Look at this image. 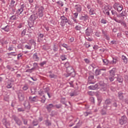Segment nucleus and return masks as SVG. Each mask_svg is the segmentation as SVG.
Here are the masks:
<instances>
[{
    "instance_id": "4",
    "label": "nucleus",
    "mask_w": 128,
    "mask_h": 128,
    "mask_svg": "<svg viewBox=\"0 0 128 128\" xmlns=\"http://www.w3.org/2000/svg\"><path fill=\"white\" fill-rule=\"evenodd\" d=\"M119 122L120 124H122V126H123V124H127L128 122V118H126V116H122L120 119Z\"/></svg>"
},
{
    "instance_id": "56",
    "label": "nucleus",
    "mask_w": 128,
    "mask_h": 128,
    "mask_svg": "<svg viewBox=\"0 0 128 128\" xmlns=\"http://www.w3.org/2000/svg\"><path fill=\"white\" fill-rule=\"evenodd\" d=\"M113 106H115L116 108V106H118V104L116 102L113 104Z\"/></svg>"
},
{
    "instance_id": "14",
    "label": "nucleus",
    "mask_w": 128,
    "mask_h": 128,
    "mask_svg": "<svg viewBox=\"0 0 128 128\" xmlns=\"http://www.w3.org/2000/svg\"><path fill=\"white\" fill-rule=\"evenodd\" d=\"M117 80L118 82H122L124 79L122 78V77L119 76L117 78Z\"/></svg>"
},
{
    "instance_id": "61",
    "label": "nucleus",
    "mask_w": 128,
    "mask_h": 128,
    "mask_svg": "<svg viewBox=\"0 0 128 128\" xmlns=\"http://www.w3.org/2000/svg\"><path fill=\"white\" fill-rule=\"evenodd\" d=\"M8 50H12V47H9L8 48Z\"/></svg>"
},
{
    "instance_id": "58",
    "label": "nucleus",
    "mask_w": 128,
    "mask_h": 128,
    "mask_svg": "<svg viewBox=\"0 0 128 128\" xmlns=\"http://www.w3.org/2000/svg\"><path fill=\"white\" fill-rule=\"evenodd\" d=\"M42 102H46V98H44L41 100Z\"/></svg>"
},
{
    "instance_id": "39",
    "label": "nucleus",
    "mask_w": 128,
    "mask_h": 128,
    "mask_svg": "<svg viewBox=\"0 0 128 128\" xmlns=\"http://www.w3.org/2000/svg\"><path fill=\"white\" fill-rule=\"evenodd\" d=\"M101 114L103 116H104V114H106V112L105 110H104H104H102Z\"/></svg>"
},
{
    "instance_id": "49",
    "label": "nucleus",
    "mask_w": 128,
    "mask_h": 128,
    "mask_svg": "<svg viewBox=\"0 0 128 128\" xmlns=\"http://www.w3.org/2000/svg\"><path fill=\"white\" fill-rule=\"evenodd\" d=\"M106 14H107V16H110V12H108V10H106Z\"/></svg>"
},
{
    "instance_id": "16",
    "label": "nucleus",
    "mask_w": 128,
    "mask_h": 128,
    "mask_svg": "<svg viewBox=\"0 0 128 128\" xmlns=\"http://www.w3.org/2000/svg\"><path fill=\"white\" fill-rule=\"evenodd\" d=\"M15 2H14V0H11L10 5V8H14V6Z\"/></svg>"
},
{
    "instance_id": "6",
    "label": "nucleus",
    "mask_w": 128,
    "mask_h": 128,
    "mask_svg": "<svg viewBox=\"0 0 128 128\" xmlns=\"http://www.w3.org/2000/svg\"><path fill=\"white\" fill-rule=\"evenodd\" d=\"M95 72L96 76H98L101 74H104V72H106V69H101V70L96 69Z\"/></svg>"
},
{
    "instance_id": "23",
    "label": "nucleus",
    "mask_w": 128,
    "mask_h": 128,
    "mask_svg": "<svg viewBox=\"0 0 128 128\" xmlns=\"http://www.w3.org/2000/svg\"><path fill=\"white\" fill-rule=\"evenodd\" d=\"M50 78H56V75L51 74L50 75Z\"/></svg>"
},
{
    "instance_id": "1",
    "label": "nucleus",
    "mask_w": 128,
    "mask_h": 128,
    "mask_svg": "<svg viewBox=\"0 0 128 128\" xmlns=\"http://www.w3.org/2000/svg\"><path fill=\"white\" fill-rule=\"evenodd\" d=\"M116 72V70L115 68H113L110 71V74L109 76V80L110 82H114Z\"/></svg>"
},
{
    "instance_id": "9",
    "label": "nucleus",
    "mask_w": 128,
    "mask_h": 128,
    "mask_svg": "<svg viewBox=\"0 0 128 128\" xmlns=\"http://www.w3.org/2000/svg\"><path fill=\"white\" fill-rule=\"evenodd\" d=\"M74 8L76 10L77 12H82V6L80 4H76L74 6Z\"/></svg>"
},
{
    "instance_id": "41",
    "label": "nucleus",
    "mask_w": 128,
    "mask_h": 128,
    "mask_svg": "<svg viewBox=\"0 0 128 128\" xmlns=\"http://www.w3.org/2000/svg\"><path fill=\"white\" fill-rule=\"evenodd\" d=\"M70 96H76V94L74 92L70 93Z\"/></svg>"
},
{
    "instance_id": "53",
    "label": "nucleus",
    "mask_w": 128,
    "mask_h": 128,
    "mask_svg": "<svg viewBox=\"0 0 128 128\" xmlns=\"http://www.w3.org/2000/svg\"><path fill=\"white\" fill-rule=\"evenodd\" d=\"M11 20H16V16H12L11 17Z\"/></svg>"
},
{
    "instance_id": "35",
    "label": "nucleus",
    "mask_w": 128,
    "mask_h": 128,
    "mask_svg": "<svg viewBox=\"0 0 128 128\" xmlns=\"http://www.w3.org/2000/svg\"><path fill=\"white\" fill-rule=\"evenodd\" d=\"M116 62H117L116 59L113 58L112 64H116Z\"/></svg>"
},
{
    "instance_id": "30",
    "label": "nucleus",
    "mask_w": 128,
    "mask_h": 128,
    "mask_svg": "<svg viewBox=\"0 0 128 128\" xmlns=\"http://www.w3.org/2000/svg\"><path fill=\"white\" fill-rule=\"evenodd\" d=\"M25 48L27 50H30L32 48V46H29V45H26Z\"/></svg>"
},
{
    "instance_id": "21",
    "label": "nucleus",
    "mask_w": 128,
    "mask_h": 128,
    "mask_svg": "<svg viewBox=\"0 0 128 128\" xmlns=\"http://www.w3.org/2000/svg\"><path fill=\"white\" fill-rule=\"evenodd\" d=\"M22 12H24V8L22 7L18 10V12L20 14H22Z\"/></svg>"
},
{
    "instance_id": "43",
    "label": "nucleus",
    "mask_w": 128,
    "mask_h": 128,
    "mask_svg": "<svg viewBox=\"0 0 128 128\" xmlns=\"http://www.w3.org/2000/svg\"><path fill=\"white\" fill-rule=\"evenodd\" d=\"M69 40L70 42H73L74 40V38L72 37Z\"/></svg>"
},
{
    "instance_id": "60",
    "label": "nucleus",
    "mask_w": 128,
    "mask_h": 128,
    "mask_svg": "<svg viewBox=\"0 0 128 128\" xmlns=\"http://www.w3.org/2000/svg\"><path fill=\"white\" fill-rule=\"evenodd\" d=\"M34 66H36V68L38 66V64L37 63H34Z\"/></svg>"
},
{
    "instance_id": "20",
    "label": "nucleus",
    "mask_w": 128,
    "mask_h": 128,
    "mask_svg": "<svg viewBox=\"0 0 128 128\" xmlns=\"http://www.w3.org/2000/svg\"><path fill=\"white\" fill-rule=\"evenodd\" d=\"M90 14L92 15V14H94V8H91L90 10Z\"/></svg>"
},
{
    "instance_id": "47",
    "label": "nucleus",
    "mask_w": 128,
    "mask_h": 128,
    "mask_svg": "<svg viewBox=\"0 0 128 128\" xmlns=\"http://www.w3.org/2000/svg\"><path fill=\"white\" fill-rule=\"evenodd\" d=\"M23 122L24 124H28V120L26 119L23 120Z\"/></svg>"
},
{
    "instance_id": "31",
    "label": "nucleus",
    "mask_w": 128,
    "mask_h": 128,
    "mask_svg": "<svg viewBox=\"0 0 128 128\" xmlns=\"http://www.w3.org/2000/svg\"><path fill=\"white\" fill-rule=\"evenodd\" d=\"M22 88L24 90H26L28 88V85H25Z\"/></svg>"
},
{
    "instance_id": "28",
    "label": "nucleus",
    "mask_w": 128,
    "mask_h": 128,
    "mask_svg": "<svg viewBox=\"0 0 128 128\" xmlns=\"http://www.w3.org/2000/svg\"><path fill=\"white\" fill-rule=\"evenodd\" d=\"M44 38V34H40L38 37V40H40V38Z\"/></svg>"
},
{
    "instance_id": "33",
    "label": "nucleus",
    "mask_w": 128,
    "mask_h": 128,
    "mask_svg": "<svg viewBox=\"0 0 128 128\" xmlns=\"http://www.w3.org/2000/svg\"><path fill=\"white\" fill-rule=\"evenodd\" d=\"M102 62L104 64H108V61L106 60H102Z\"/></svg>"
},
{
    "instance_id": "40",
    "label": "nucleus",
    "mask_w": 128,
    "mask_h": 128,
    "mask_svg": "<svg viewBox=\"0 0 128 128\" xmlns=\"http://www.w3.org/2000/svg\"><path fill=\"white\" fill-rule=\"evenodd\" d=\"M46 64V61H44L40 63V66H44V64Z\"/></svg>"
},
{
    "instance_id": "57",
    "label": "nucleus",
    "mask_w": 128,
    "mask_h": 128,
    "mask_svg": "<svg viewBox=\"0 0 128 128\" xmlns=\"http://www.w3.org/2000/svg\"><path fill=\"white\" fill-rule=\"evenodd\" d=\"M22 54H18V58H21V56H22Z\"/></svg>"
},
{
    "instance_id": "62",
    "label": "nucleus",
    "mask_w": 128,
    "mask_h": 128,
    "mask_svg": "<svg viewBox=\"0 0 128 128\" xmlns=\"http://www.w3.org/2000/svg\"><path fill=\"white\" fill-rule=\"evenodd\" d=\"M28 2H29L32 4V2H34V0H28Z\"/></svg>"
},
{
    "instance_id": "29",
    "label": "nucleus",
    "mask_w": 128,
    "mask_h": 128,
    "mask_svg": "<svg viewBox=\"0 0 128 128\" xmlns=\"http://www.w3.org/2000/svg\"><path fill=\"white\" fill-rule=\"evenodd\" d=\"M53 50L54 52H57L58 50V47H56V46L54 45V47H53Z\"/></svg>"
},
{
    "instance_id": "11",
    "label": "nucleus",
    "mask_w": 128,
    "mask_h": 128,
    "mask_svg": "<svg viewBox=\"0 0 128 128\" xmlns=\"http://www.w3.org/2000/svg\"><path fill=\"white\" fill-rule=\"evenodd\" d=\"M122 60H123L124 64H128V58H126V56H122Z\"/></svg>"
},
{
    "instance_id": "22",
    "label": "nucleus",
    "mask_w": 128,
    "mask_h": 128,
    "mask_svg": "<svg viewBox=\"0 0 128 128\" xmlns=\"http://www.w3.org/2000/svg\"><path fill=\"white\" fill-rule=\"evenodd\" d=\"M12 86V84L11 82L8 83L6 86L7 88H11Z\"/></svg>"
},
{
    "instance_id": "52",
    "label": "nucleus",
    "mask_w": 128,
    "mask_h": 128,
    "mask_svg": "<svg viewBox=\"0 0 128 128\" xmlns=\"http://www.w3.org/2000/svg\"><path fill=\"white\" fill-rule=\"evenodd\" d=\"M27 104L28 106H26V104H24V106L26 108L27 106H30V103H28V102H27Z\"/></svg>"
},
{
    "instance_id": "64",
    "label": "nucleus",
    "mask_w": 128,
    "mask_h": 128,
    "mask_svg": "<svg viewBox=\"0 0 128 128\" xmlns=\"http://www.w3.org/2000/svg\"><path fill=\"white\" fill-rule=\"evenodd\" d=\"M125 34H126V36H128V32H125Z\"/></svg>"
},
{
    "instance_id": "48",
    "label": "nucleus",
    "mask_w": 128,
    "mask_h": 128,
    "mask_svg": "<svg viewBox=\"0 0 128 128\" xmlns=\"http://www.w3.org/2000/svg\"><path fill=\"white\" fill-rule=\"evenodd\" d=\"M74 17L76 18H78V12H75L74 14Z\"/></svg>"
},
{
    "instance_id": "44",
    "label": "nucleus",
    "mask_w": 128,
    "mask_h": 128,
    "mask_svg": "<svg viewBox=\"0 0 128 128\" xmlns=\"http://www.w3.org/2000/svg\"><path fill=\"white\" fill-rule=\"evenodd\" d=\"M65 66H66V68H67L70 67V63H68V62H66L65 64Z\"/></svg>"
},
{
    "instance_id": "8",
    "label": "nucleus",
    "mask_w": 128,
    "mask_h": 128,
    "mask_svg": "<svg viewBox=\"0 0 128 128\" xmlns=\"http://www.w3.org/2000/svg\"><path fill=\"white\" fill-rule=\"evenodd\" d=\"M36 18H38V14H32L30 18V20H32V22H34Z\"/></svg>"
},
{
    "instance_id": "7",
    "label": "nucleus",
    "mask_w": 128,
    "mask_h": 128,
    "mask_svg": "<svg viewBox=\"0 0 128 128\" xmlns=\"http://www.w3.org/2000/svg\"><path fill=\"white\" fill-rule=\"evenodd\" d=\"M18 98L20 102H22L24 100V93L20 92L18 94Z\"/></svg>"
},
{
    "instance_id": "2",
    "label": "nucleus",
    "mask_w": 128,
    "mask_h": 128,
    "mask_svg": "<svg viewBox=\"0 0 128 128\" xmlns=\"http://www.w3.org/2000/svg\"><path fill=\"white\" fill-rule=\"evenodd\" d=\"M36 8H38L36 14H38L39 18H42L44 16V7L40 6L38 8L36 6Z\"/></svg>"
},
{
    "instance_id": "12",
    "label": "nucleus",
    "mask_w": 128,
    "mask_h": 128,
    "mask_svg": "<svg viewBox=\"0 0 128 128\" xmlns=\"http://www.w3.org/2000/svg\"><path fill=\"white\" fill-rule=\"evenodd\" d=\"M118 12H122V6L118 4L117 5Z\"/></svg>"
},
{
    "instance_id": "32",
    "label": "nucleus",
    "mask_w": 128,
    "mask_h": 128,
    "mask_svg": "<svg viewBox=\"0 0 128 128\" xmlns=\"http://www.w3.org/2000/svg\"><path fill=\"white\" fill-rule=\"evenodd\" d=\"M82 28L80 27V26H76L75 27V29L76 30H80V29Z\"/></svg>"
},
{
    "instance_id": "25",
    "label": "nucleus",
    "mask_w": 128,
    "mask_h": 128,
    "mask_svg": "<svg viewBox=\"0 0 128 128\" xmlns=\"http://www.w3.org/2000/svg\"><path fill=\"white\" fill-rule=\"evenodd\" d=\"M100 22H101V24H106V20L104 18H102L100 20Z\"/></svg>"
},
{
    "instance_id": "24",
    "label": "nucleus",
    "mask_w": 128,
    "mask_h": 128,
    "mask_svg": "<svg viewBox=\"0 0 128 128\" xmlns=\"http://www.w3.org/2000/svg\"><path fill=\"white\" fill-rule=\"evenodd\" d=\"M53 107H54V106L52 105V104H50L48 106H47L46 108L47 110H50Z\"/></svg>"
},
{
    "instance_id": "38",
    "label": "nucleus",
    "mask_w": 128,
    "mask_h": 128,
    "mask_svg": "<svg viewBox=\"0 0 128 128\" xmlns=\"http://www.w3.org/2000/svg\"><path fill=\"white\" fill-rule=\"evenodd\" d=\"M84 62H85L86 64H90V60L88 58L84 59Z\"/></svg>"
},
{
    "instance_id": "37",
    "label": "nucleus",
    "mask_w": 128,
    "mask_h": 128,
    "mask_svg": "<svg viewBox=\"0 0 128 128\" xmlns=\"http://www.w3.org/2000/svg\"><path fill=\"white\" fill-rule=\"evenodd\" d=\"M120 24H121L122 26H126V22L121 21V22H120Z\"/></svg>"
},
{
    "instance_id": "13",
    "label": "nucleus",
    "mask_w": 128,
    "mask_h": 128,
    "mask_svg": "<svg viewBox=\"0 0 128 128\" xmlns=\"http://www.w3.org/2000/svg\"><path fill=\"white\" fill-rule=\"evenodd\" d=\"M88 88L90 90H96V88H98V84H96L94 86H88Z\"/></svg>"
},
{
    "instance_id": "50",
    "label": "nucleus",
    "mask_w": 128,
    "mask_h": 128,
    "mask_svg": "<svg viewBox=\"0 0 128 128\" xmlns=\"http://www.w3.org/2000/svg\"><path fill=\"white\" fill-rule=\"evenodd\" d=\"M112 14H113V16H114L116 14V12L114 10H112Z\"/></svg>"
},
{
    "instance_id": "36",
    "label": "nucleus",
    "mask_w": 128,
    "mask_h": 128,
    "mask_svg": "<svg viewBox=\"0 0 128 128\" xmlns=\"http://www.w3.org/2000/svg\"><path fill=\"white\" fill-rule=\"evenodd\" d=\"M105 104H110V100H106L105 101Z\"/></svg>"
},
{
    "instance_id": "59",
    "label": "nucleus",
    "mask_w": 128,
    "mask_h": 128,
    "mask_svg": "<svg viewBox=\"0 0 128 128\" xmlns=\"http://www.w3.org/2000/svg\"><path fill=\"white\" fill-rule=\"evenodd\" d=\"M18 112H23L24 110H22V109L19 108H18Z\"/></svg>"
},
{
    "instance_id": "18",
    "label": "nucleus",
    "mask_w": 128,
    "mask_h": 128,
    "mask_svg": "<svg viewBox=\"0 0 128 128\" xmlns=\"http://www.w3.org/2000/svg\"><path fill=\"white\" fill-rule=\"evenodd\" d=\"M80 18L82 20H86L88 18V17L86 15L85 16H81Z\"/></svg>"
},
{
    "instance_id": "27",
    "label": "nucleus",
    "mask_w": 128,
    "mask_h": 128,
    "mask_svg": "<svg viewBox=\"0 0 128 128\" xmlns=\"http://www.w3.org/2000/svg\"><path fill=\"white\" fill-rule=\"evenodd\" d=\"M16 124H18L19 126L20 124H22V121H20V120L18 119V120H16Z\"/></svg>"
},
{
    "instance_id": "42",
    "label": "nucleus",
    "mask_w": 128,
    "mask_h": 128,
    "mask_svg": "<svg viewBox=\"0 0 128 128\" xmlns=\"http://www.w3.org/2000/svg\"><path fill=\"white\" fill-rule=\"evenodd\" d=\"M26 34V30H24L21 34V36H24Z\"/></svg>"
},
{
    "instance_id": "3",
    "label": "nucleus",
    "mask_w": 128,
    "mask_h": 128,
    "mask_svg": "<svg viewBox=\"0 0 128 128\" xmlns=\"http://www.w3.org/2000/svg\"><path fill=\"white\" fill-rule=\"evenodd\" d=\"M66 72L68 75L64 74L66 78H68V76H70L72 74H74V68L72 66H69L66 68Z\"/></svg>"
},
{
    "instance_id": "5",
    "label": "nucleus",
    "mask_w": 128,
    "mask_h": 128,
    "mask_svg": "<svg viewBox=\"0 0 128 128\" xmlns=\"http://www.w3.org/2000/svg\"><path fill=\"white\" fill-rule=\"evenodd\" d=\"M60 26H66V24L68 22V18L63 16L60 17Z\"/></svg>"
},
{
    "instance_id": "15",
    "label": "nucleus",
    "mask_w": 128,
    "mask_h": 128,
    "mask_svg": "<svg viewBox=\"0 0 128 128\" xmlns=\"http://www.w3.org/2000/svg\"><path fill=\"white\" fill-rule=\"evenodd\" d=\"M118 98L120 100H124V96H122V93L118 92Z\"/></svg>"
},
{
    "instance_id": "51",
    "label": "nucleus",
    "mask_w": 128,
    "mask_h": 128,
    "mask_svg": "<svg viewBox=\"0 0 128 128\" xmlns=\"http://www.w3.org/2000/svg\"><path fill=\"white\" fill-rule=\"evenodd\" d=\"M3 124H4L6 126V119L3 120H2Z\"/></svg>"
},
{
    "instance_id": "46",
    "label": "nucleus",
    "mask_w": 128,
    "mask_h": 128,
    "mask_svg": "<svg viewBox=\"0 0 128 128\" xmlns=\"http://www.w3.org/2000/svg\"><path fill=\"white\" fill-rule=\"evenodd\" d=\"M90 114V112H85L84 113V116H88V114Z\"/></svg>"
},
{
    "instance_id": "34",
    "label": "nucleus",
    "mask_w": 128,
    "mask_h": 128,
    "mask_svg": "<svg viewBox=\"0 0 128 128\" xmlns=\"http://www.w3.org/2000/svg\"><path fill=\"white\" fill-rule=\"evenodd\" d=\"M114 20L116 22H118V24H120L121 20H118L116 18H114Z\"/></svg>"
},
{
    "instance_id": "10",
    "label": "nucleus",
    "mask_w": 128,
    "mask_h": 128,
    "mask_svg": "<svg viewBox=\"0 0 128 128\" xmlns=\"http://www.w3.org/2000/svg\"><path fill=\"white\" fill-rule=\"evenodd\" d=\"M33 59L36 62L40 60V57H38V56L37 53H35L33 54Z\"/></svg>"
},
{
    "instance_id": "26",
    "label": "nucleus",
    "mask_w": 128,
    "mask_h": 128,
    "mask_svg": "<svg viewBox=\"0 0 128 128\" xmlns=\"http://www.w3.org/2000/svg\"><path fill=\"white\" fill-rule=\"evenodd\" d=\"M60 58L62 60H66V57L65 56L62 55L60 56Z\"/></svg>"
},
{
    "instance_id": "17",
    "label": "nucleus",
    "mask_w": 128,
    "mask_h": 128,
    "mask_svg": "<svg viewBox=\"0 0 128 128\" xmlns=\"http://www.w3.org/2000/svg\"><path fill=\"white\" fill-rule=\"evenodd\" d=\"M2 30H4L5 32H10V26H7L5 28H3Z\"/></svg>"
},
{
    "instance_id": "55",
    "label": "nucleus",
    "mask_w": 128,
    "mask_h": 128,
    "mask_svg": "<svg viewBox=\"0 0 128 128\" xmlns=\"http://www.w3.org/2000/svg\"><path fill=\"white\" fill-rule=\"evenodd\" d=\"M46 124V126H50V122H47Z\"/></svg>"
},
{
    "instance_id": "63",
    "label": "nucleus",
    "mask_w": 128,
    "mask_h": 128,
    "mask_svg": "<svg viewBox=\"0 0 128 128\" xmlns=\"http://www.w3.org/2000/svg\"><path fill=\"white\" fill-rule=\"evenodd\" d=\"M74 21L76 24H78V21L76 19H74Z\"/></svg>"
},
{
    "instance_id": "19",
    "label": "nucleus",
    "mask_w": 128,
    "mask_h": 128,
    "mask_svg": "<svg viewBox=\"0 0 128 128\" xmlns=\"http://www.w3.org/2000/svg\"><path fill=\"white\" fill-rule=\"evenodd\" d=\"M29 98L31 102H36V96L30 97Z\"/></svg>"
},
{
    "instance_id": "54",
    "label": "nucleus",
    "mask_w": 128,
    "mask_h": 128,
    "mask_svg": "<svg viewBox=\"0 0 128 128\" xmlns=\"http://www.w3.org/2000/svg\"><path fill=\"white\" fill-rule=\"evenodd\" d=\"M89 80H93L94 78V76H90L89 78H88Z\"/></svg>"
},
{
    "instance_id": "45",
    "label": "nucleus",
    "mask_w": 128,
    "mask_h": 128,
    "mask_svg": "<svg viewBox=\"0 0 128 128\" xmlns=\"http://www.w3.org/2000/svg\"><path fill=\"white\" fill-rule=\"evenodd\" d=\"M62 46H63V48H68V44H62Z\"/></svg>"
}]
</instances>
